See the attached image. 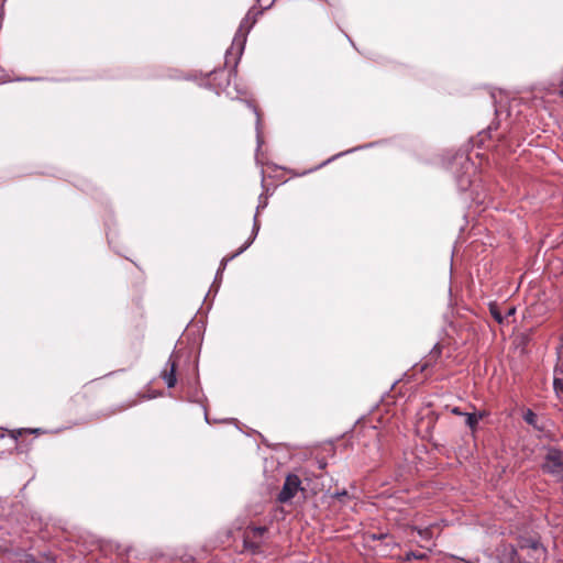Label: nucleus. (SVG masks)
Here are the masks:
<instances>
[{
	"label": "nucleus",
	"mask_w": 563,
	"mask_h": 563,
	"mask_svg": "<svg viewBox=\"0 0 563 563\" xmlns=\"http://www.w3.org/2000/svg\"><path fill=\"white\" fill-rule=\"evenodd\" d=\"M181 563H195V559L188 555L185 559H181Z\"/></svg>",
	"instance_id": "17"
},
{
	"label": "nucleus",
	"mask_w": 563,
	"mask_h": 563,
	"mask_svg": "<svg viewBox=\"0 0 563 563\" xmlns=\"http://www.w3.org/2000/svg\"><path fill=\"white\" fill-rule=\"evenodd\" d=\"M509 559L507 563H539L545 555V549L538 541L522 540L518 548H505Z\"/></svg>",
	"instance_id": "1"
},
{
	"label": "nucleus",
	"mask_w": 563,
	"mask_h": 563,
	"mask_svg": "<svg viewBox=\"0 0 563 563\" xmlns=\"http://www.w3.org/2000/svg\"><path fill=\"white\" fill-rule=\"evenodd\" d=\"M451 411L453 415H456V416L464 415L459 407H454Z\"/></svg>",
	"instance_id": "18"
},
{
	"label": "nucleus",
	"mask_w": 563,
	"mask_h": 563,
	"mask_svg": "<svg viewBox=\"0 0 563 563\" xmlns=\"http://www.w3.org/2000/svg\"><path fill=\"white\" fill-rule=\"evenodd\" d=\"M553 385H554V389L556 391H563V380L562 379L555 378Z\"/></svg>",
	"instance_id": "16"
},
{
	"label": "nucleus",
	"mask_w": 563,
	"mask_h": 563,
	"mask_svg": "<svg viewBox=\"0 0 563 563\" xmlns=\"http://www.w3.org/2000/svg\"><path fill=\"white\" fill-rule=\"evenodd\" d=\"M10 438L13 440H18L20 437H23L24 434H40L42 433L41 429H13V430H5Z\"/></svg>",
	"instance_id": "9"
},
{
	"label": "nucleus",
	"mask_w": 563,
	"mask_h": 563,
	"mask_svg": "<svg viewBox=\"0 0 563 563\" xmlns=\"http://www.w3.org/2000/svg\"><path fill=\"white\" fill-rule=\"evenodd\" d=\"M266 532V527H247L244 531V548L253 553H258L261 551V540Z\"/></svg>",
	"instance_id": "3"
},
{
	"label": "nucleus",
	"mask_w": 563,
	"mask_h": 563,
	"mask_svg": "<svg viewBox=\"0 0 563 563\" xmlns=\"http://www.w3.org/2000/svg\"><path fill=\"white\" fill-rule=\"evenodd\" d=\"M178 363L177 361L170 356L168 362L166 363V367L164 368L162 373L163 379L166 382V385L172 388L176 385L177 378H176V369H177Z\"/></svg>",
	"instance_id": "5"
},
{
	"label": "nucleus",
	"mask_w": 563,
	"mask_h": 563,
	"mask_svg": "<svg viewBox=\"0 0 563 563\" xmlns=\"http://www.w3.org/2000/svg\"><path fill=\"white\" fill-rule=\"evenodd\" d=\"M254 238H252L251 240H249L245 244H243L234 254H232L230 257H227L223 260V263L225 264L228 261L234 258L235 256L240 255L241 253H243L253 242Z\"/></svg>",
	"instance_id": "13"
},
{
	"label": "nucleus",
	"mask_w": 563,
	"mask_h": 563,
	"mask_svg": "<svg viewBox=\"0 0 563 563\" xmlns=\"http://www.w3.org/2000/svg\"><path fill=\"white\" fill-rule=\"evenodd\" d=\"M489 312L492 314V317L498 322V323H503L504 321V317L503 314L500 313L499 311V308L496 303H490L489 305Z\"/></svg>",
	"instance_id": "12"
},
{
	"label": "nucleus",
	"mask_w": 563,
	"mask_h": 563,
	"mask_svg": "<svg viewBox=\"0 0 563 563\" xmlns=\"http://www.w3.org/2000/svg\"><path fill=\"white\" fill-rule=\"evenodd\" d=\"M523 420L532 426L533 428L538 429V430H541L542 428L538 424V416L531 410V409H527L526 412L523 413Z\"/></svg>",
	"instance_id": "10"
},
{
	"label": "nucleus",
	"mask_w": 563,
	"mask_h": 563,
	"mask_svg": "<svg viewBox=\"0 0 563 563\" xmlns=\"http://www.w3.org/2000/svg\"><path fill=\"white\" fill-rule=\"evenodd\" d=\"M42 563H56L55 560L51 556H45Z\"/></svg>",
	"instance_id": "19"
},
{
	"label": "nucleus",
	"mask_w": 563,
	"mask_h": 563,
	"mask_svg": "<svg viewBox=\"0 0 563 563\" xmlns=\"http://www.w3.org/2000/svg\"><path fill=\"white\" fill-rule=\"evenodd\" d=\"M441 354H442V345L437 343L433 346V349L430 351L427 361L419 364L420 372H424L429 367H431L433 364H435L437 361L440 358ZM416 367H418V365H416Z\"/></svg>",
	"instance_id": "6"
},
{
	"label": "nucleus",
	"mask_w": 563,
	"mask_h": 563,
	"mask_svg": "<svg viewBox=\"0 0 563 563\" xmlns=\"http://www.w3.org/2000/svg\"><path fill=\"white\" fill-rule=\"evenodd\" d=\"M441 354H442V345L437 343L433 346V349L430 351L427 361L419 364L420 372H424L429 367H431L433 364H435L437 361L440 358ZM416 367H418V365H416Z\"/></svg>",
	"instance_id": "7"
},
{
	"label": "nucleus",
	"mask_w": 563,
	"mask_h": 563,
	"mask_svg": "<svg viewBox=\"0 0 563 563\" xmlns=\"http://www.w3.org/2000/svg\"><path fill=\"white\" fill-rule=\"evenodd\" d=\"M418 533L423 540H430L432 538L431 528L418 529Z\"/></svg>",
	"instance_id": "14"
},
{
	"label": "nucleus",
	"mask_w": 563,
	"mask_h": 563,
	"mask_svg": "<svg viewBox=\"0 0 563 563\" xmlns=\"http://www.w3.org/2000/svg\"><path fill=\"white\" fill-rule=\"evenodd\" d=\"M465 417H466V420H465V423L466 426L471 429V430H475L477 424H478V421L479 419L483 418V415H476V413H465Z\"/></svg>",
	"instance_id": "11"
},
{
	"label": "nucleus",
	"mask_w": 563,
	"mask_h": 563,
	"mask_svg": "<svg viewBox=\"0 0 563 563\" xmlns=\"http://www.w3.org/2000/svg\"><path fill=\"white\" fill-rule=\"evenodd\" d=\"M561 347L563 349V334H562V338H561Z\"/></svg>",
	"instance_id": "21"
},
{
	"label": "nucleus",
	"mask_w": 563,
	"mask_h": 563,
	"mask_svg": "<svg viewBox=\"0 0 563 563\" xmlns=\"http://www.w3.org/2000/svg\"><path fill=\"white\" fill-rule=\"evenodd\" d=\"M301 489L300 478L295 474H289L287 475L283 488L277 496V500L282 504L288 503L296 496L298 490Z\"/></svg>",
	"instance_id": "4"
},
{
	"label": "nucleus",
	"mask_w": 563,
	"mask_h": 563,
	"mask_svg": "<svg viewBox=\"0 0 563 563\" xmlns=\"http://www.w3.org/2000/svg\"><path fill=\"white\" fill-rule=\"evenodd\" d=\"M97 394L96 386L89 384L85 385L80 391H78L71 400L75 404H81L84 401H88Z\"/></svg>",
	"instance_id": "8"
},
{
	"label": "nucleus",
	"mask_w": 563,
	"mask_h": 563,
	"mask_svg": "<svg viewBox=\"0 0 563 563\" xmlns=\"http://www.w3.org/2000/svg\"><path fill=\"white\" fill-rule=\"evenodd\" d=\"M426 558V554L423 553H416V552H409L407 555H406V560L407 561H411V560H423Z\"/></svg>",
	"instance_id": "15"
},
{
	"label": "nucleus",
	"mask_w": 563,
	"mask_h": 563,
	"mask_svg": "<svg viewBox=\"0 0 563 563\" xmlns=\"http://www.w3.org/2000/svg\"><path fill=\"white\" fill-rule=\"evenodd\" d=\"M514 313H515V308L514 307L509 308L508 309V316L514 314Z\"/></svg>",
	"instance_id": "20"
},
{
	"label": "nucleus",
	"mask_w": 563,
	"mask_h": 563,
	"mask_svg": "<svg viewBox=\"0 0 563 563\" xmlns=\"http://www.w3.org/2000/svg\"><path fill=\"white\" fill-rule=\"evenodd\" d=\"M543 474L551 476L555 482H563V451L555 446L545 449L542 463L540 465Z\"/></svg>",
	"instance_id": "2"
}]
</instances>
